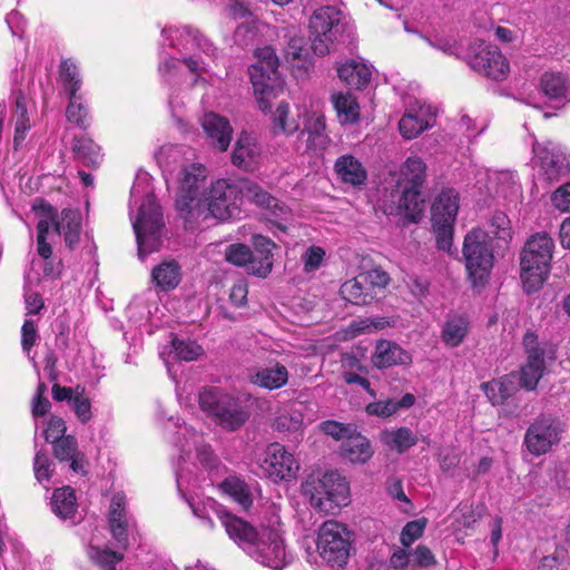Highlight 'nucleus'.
Segmentation results:
<instances>
[{
  "label": "nucleus",
  "instance_id": "8",
  "mask_svg": "<svg viewBox=\"0 0 570 570\" xmlns=\"http://www.w3.org/2000/svg\"><path fill=\"white\" fill-rule=\"evenodd\" d=\"M255 58L256 62L248 68V73L259 109L266 112L272 108L271 99L276 98L284 89L278 73L279 60L271 46L257 48Z\"/></svg>",
  "mask_w": 570,
  "mask_h": 570
},
{
  "label": "nucleus",
  "instance_id": "45",
  "mask_svg": "<svg viewBox=\"0 0 570 570\" xmlns=\"http://www.w3.org/2000/svg\"><path fill=\"white\" fill-rule=\"evenodd\" d=\"M222 491L230 497L243 510L253 503V494L248 484L236 475L226 478L220 484Z\"/></svg>",
  "mask_w": 570,
  "mask_h": 570
},
{
  "label": "nucleus",
  "instance_id": "49",
  "mask_svg": "<svg viewBox=\"0 0 570 570\" xmlns=\"http://www.w3.org/2000/svg\"><path fill=\"white\" fill-rule=\"evenodd\" d=\"M72 151L85 166H97L101 160L100 147L85 135L75 137Z\"/></svg>",
  "mask_w": 570,
  "mask_h": 570
},
{
  "label": "nucleus",
  "instance_id": "12",
  "mask_svg": "<svg viewBox=\"0 0 570 570\" xmlns=\"http://www.w3.org/2000/svg\"><path fill=\"white\" fill-rule=\"evenodd\" d=\"M255 252L244 244H232L226 248V259L237 266L245 267L247 273L266 277L273 267L272 250L276 244L263 235L253 236Z\"/></svg>",
  "mask_w": 570,
  "mask_h": 570
},
{
  "label": "nucleus",
  "instance_id": "58",
  "mask_svg": "<svg viewBox=\"0 0 570 570\" xmlns=\"http://www.w3.org/2000/svg\"><path fill=\"white\" fill-rule=\"evenodd\" d=\"M71 406L81 423H87L91 420V403L83 394V389L81 391H79V386L76 389Z\"/></svg>",
  "mask_w": 570,
  "mask_h": 570
},
{
  "label": "nucleus",
  "instance_id": "39",
  "mask_svg": "<svg viewBox=\"0 0 570 570\" xmlns=\"http://www.w3.org/2000/svg\"><path fill=\"white\" fill-rule=\"evenodd\" d=\"M335 171L340 179L352 186H362L367 173L362 163L352 155H343L335 161Z\"/></svg>",
  "mask_w": 570,
  "mask_h": 570
},
{
  "label": "nucleus",
  "instance_id": "57",
  "mask_svg": "<svg viewBox=\"0 0 570 570\" xmlns=\"http://www.w3.org/2000/svg\"><path fill=\"white\" fill-rule=\"evenodd\" d=\"M52 461L43 451H37L33 460V472L36 479L42 483L48 482L52 475Z\"/></svg>",
  "mask_w": 570,
  "mask_h": 570
},
{
  "label": "nucleus",
  "instance_id": "22",
  "mask_svg": "<svg viewBox=\"0 0 570 570\" xmlns=\"http://www.w3.org/2000/svg\"><path fill=\"white\" fill-rule=\"evenodd\" d=\"M186 501L191 509L193 514L200 521L203 527L212 530L214 528L213 515H215L219 519L226 533L232 539L233 532L229 525L234 523L233 520H242V518L232 514L212 498H188Z\"/></svg>",
  "mask_w": 570,
  "mask_h": 570
},
{
  "label": "nucleus",
  "instance_id": "46",
  "mask_svg": "<svg viewBox=\"0 0 570 570\" xmlns=\"http://www.w3.org/2000/svg\"><path fill=\"white\" fill-rule=\"evenodd\" d=\"M299 129V121L289 112V106L281 102L272 115V130L274 135H293Z\"/></svg>",
  "mask_w": 570,
  "mask_h": 570
},
{
  "label": "nucleus",
  "instance_id": "5",
  "mask_svg": "<svg viewBox=\"0 0 570 570\" xmlns=\"http://www.w3.org/2000/svg\"><path fill=\"white\" fill-rule=\"evenodd\" d=\"M554 243L547 233H537L525 243L520 255V277L523 289L537 292L550 273Z\"/></svg>",
  "mask_w": 570,
  "mask_h": 570
},
{
  "label": "nucleus",
  "instance_id": "47",
  "mask_svg": "<svg viewBox=\"0 0 570 570\" xmlns=\"http://www.w3.org/2000/svg\"><path fill=\"white\" fill-rule=\"evenodd\" d=\"M469 322L464 316L449 317L441 332V338L445 345L455 347L462 343L468 334Z\"/></svg>",
  "mask_w": 570,
  "mask_h": 570
},
{
  "label": "nucleus",
  "instance_id": "43",
  "mask_svg": "<svg viewBox=\"0 0 570 570\" xmlns=\"http://www.w3.org/2000/svg\"><path fill=\"white\" fill-rule=\"evenodd\" d=\"M13 97L14 107L11 116V121L14 125L13 145L17 149L19 145L23 141L27 131L31 127V124L28 117V109L24 95L22 94V91L19 90L14 92Z\"/></svg>",
  "mask_w": 570,
  "mask_h": 570
},
{
  "label": "nucleus",
  "instance_id": "54",
  "mask_svg": "<svg viewBox=\"0 0 570 570\" xmlns=\"http://www.w3.org/2000/svg\"><path fill=\"white\" fill-rule=\"evenodd\" d=\"M184 154V146L168 144L160 147L156 154V159L165 171H171V165L181 163Z\"/></svg>",
  "mask_w": 570,
  "mask_h": 570
},
{
  "label": "nucleus",
  "instance_id": "44",
  "mask_svg": "<svg viewBox=\"0 0 570 570\" xmlns=\"http://www.w3.org/2000/svg\"><path fill=\"white\" fill-rule=\"evenodd\" d=\"M342 452L343 455L353 463H365L373 455L368 440L355 432L343 442Z\"/></svg>",
  "mask_w": 570,
  "mask_h": 570
},
{
  "label": "nucleus",
  "instance_id": "28",
  "mask_svg": "<svg viewBox=\"0 0 570 570\" xmlns=\"http://www.w3.org/2000/svg\"><path fill=\"white\" fill-rule=\"evenodd\" d=\"M126 497L124 493H115L110 501L109 507V528L112 538L117 541L118 546L126 549L128 546L127 529L129 522L126 518Z\"/></svg>",
  "mask_w": 570,
  "mask_h": 570
},
{
  "label": "nucleus",
  "instance_id": "3",
  "mask_svg": "<svg viewBox=\"0 0 570 570\" xmlns=\"http://www.w3.org/2000/svg\"><path fill=\"white\" fill-rule=\"evenodd\" d=\"M229 525L232 540L236 542L256 562L274 570H282L292 562L283 539L278 518L259 529L252 527L244 519L233 520Z\"/></svg>",
  "mask_w": 570,
  "mask_h": 570
},
{
  "label": "nucleus",
  "instance_id": "56",
  "mask_svg": "<svg viewBox=\"0 0 570 570\" xmlns=\"http://www.w3.org/2000/svg\"><path fill=\"white\" fill-rule=\"evenodd\" d=\"M171 346L175 356L180 361H195L203 354V348L196 342L174 338Z\"/></svg>",
  "mask_w": 570,
  "mask_h": 570
},
{
  "label": "nucleus",
  "instance_id": "36",
  "mask_svg": "<svg viewBox=\"0 0 570 570\" xmlns=\"http://www.w3.org/2000/svg\"><path fill=\"white\" fill-rule=\"evenodd\" d=\"M540 89L550 100L570 101V80L562 72H544L540 78Z\"/></svg>",
  "mask_w": 570,
  "mask_h": 570
},
{
  "label": "nucleus",
  "instance_id": "52",
  "mask_svg": "<svg viewBox=\"0 0 570 570\" xmlns=\"http://www.w3.org/2000/svg\"><path fill=\"white\" fill-rule=\"evenodd\" d=\"M451 528L454 532H460L473 528L479 515L469 503H460L450 514Z\"/></svg>",
  "mask_w": 570,
  "mask_h": 570
},
{
  "label": "nucleus",
  "instance_id": "42",
  "mask_svg": "<svg viewBox=\"0 0 570 570\" xmlns=\"http://www.w3.org/2000/svg\"><path fill=\"white\" fill-rule=\"evenodd\" d=\"M380 440L390 450L402 454L416 444L417 436L412 430L403 426L382 431Z\"/></svg>",
  "mask_w": 570,
  "mask_h": 570
},
{
  "label": "nucleus",
  "instance_id": "31",
  "mask_svg": "<svg viewBox=\"0 0 570 570\" xmlns=\"http://www.w3.org/2000/svg\"><path fill=\"white\" fill-rule=\"evenodd\" d=\"M479 181H482L483 176L487 177L485 188L489 193L508 198L520 191L517 176L512 171L485 169L483 173H479Z\"/></svg>",
  "mask_w": 570,
  "mask_h": 570
},
{
  "label": "nucleus",
  "instance_id": "33",
  "mask_svg": "<svg viewBox=\"0 0 570 570\" xmlns=\"http://www.w3.org/2000/svg\"><path fill=\"white\" fill-rule=\"evenodd\" d=\"M56 216L57 213L55 212L53 220L51 222V232L58 235L62 234L67 246L72 248L80 239V213L73 209H63L59 220H56Z\"/></svg>",
  "mask_w": 570,
  "mask_h": 570
},
{
  "label": "nucleus",
  "instance_id": "10",
  "mask_svg": "<svg viewBox=\"0 0 570 570\" xmlns=\"http://www.w3.org/2000/svg\"><path fill=\"white\" fill-rule=\"evenodd\" d=\"M165 433L168 440L180 452L179 460L185 462L193 451L199 464L212 475L217 473L220 462L210 445L204 443L203 435L193 428L180 424L178 419L169 417L165 423Z\"/></svg>",
  "mask_w": 570,
  "mask_h": 570
},
{
  "label": "nucleus",
  "instance_id": "30",
  "mask_svg": "<svg viewBox=\"0 0 570 570\" xmlns=\"http://www.w3.org/2000/svg\"><path fill=\"white\" fill-rule=\"evenodd\" d=\"M59 73L63 88L69 92V104L67 106L66 116L71 119L75 117L76 108L81 110L80 95L77 94L81 87V78L76 63L70 59L61 61Z\"/></svg>",
  "mask_w": 570,
  "mask_h": 570
},
{
  "label": "nucleus",
  "instance_id": "29",
  "mask_svg": "<svg viewBox=\"0 0 570 570\" xmlns=\"http://www.w3.org/2000/svg\"><path fill=\"white\" fill-rule=\"evenodd\" d=\"M305 134H307V144L304 151L309 149L316 151L326 148L330 138L326 134L325 115L318 107L307 115L305 129L301 131V136H304Z\"/></svg>",
  "mask_w": 570,
  "mask_h": 570
},
{
  "label": "nucleus",
  "instance_id": "24",
  "mask_svg": "<svg viewBox=\"0 0 570 570\" xmlns=\"http://www.w3.org/2000/svg\"><path fill=\"white\" fill-rule=\"evenodd\" d=\"M200 124L209 145L219 151H226L233 136L229 121L216 112H206L202 117Z\"/></svg>",
  "mask_w": 570,
  "mask_h": 570
},
{
  "label": "nucleus",
  "instance_id": "48",
  "mask_svg": "<svg viewBox=\"0 0 570 570\" xmlns=\"http://www.w3.org/2000/svg\"><path fill=\"white\" fill-rule=\"evenodd\" d=\"M151 277L163 291L173 289L180 282V267L174 261L164 262L153 269Z\"/></svg>",
  "mask_w": 570,
  "mask_h": 570
},
{
  "label": "nucleus",
  "instance_id": "11",
  "mask_svg": "<svg viewBox=\"0 0 570 570\" xmlns=\"http://www.w3.org/2000/svg\"><path fill=\"white\" fill-rule=\"evenodd\" d=\"M138 209V214L131 219L138 245V256L144 261L147 255L159 249L160 233L164 227L163 213L156 202V197L149 190Z\"/></svg>",
  "mask_w": 570,
  "mask_h": 570
},
{
  "label": "nucleus",
  "instance_id": "14",
  "mask_svg": "<svg viewBox=\"0 0 570 570\" xmlns=\"http://www.w3.org/2000/svg\"><path fill=\"white\" fill-rule=\"evenodd\" d=\"M352 540V532L345 524L327 520L317 532L318 554L328 566L342 568L350 558Z\"/></svg>",
  "mask_w": 570,
  "mask_h": 570
},
{
  "label": "nucleus",
  "instance_id": "1",
  "mask_svg": "<svg viewBox=\"0 0 570 570\" xmlns=\"http://www.w3.org/2000/svg\"><path fill=\"white\" fill-rule=\"evenodd\" d=\"M243 197L265 208L267 219L277 228L286 229V223L292 217L288 206L252 181L237 184L229 179H217L212 184L204 199V210L199 219L206 220L214 217L226 220L232 218L239 210Z\"/></svg>",
  "mask_w": 570,
  "mask_h": 570
},
{
  "label": "nucleus",
  "instance_id": "18",
  "mask_svg": "<svg viewBox=\"0 0 570 570\" xmlns=\"http://www.w3.org/2000/svg\"><path fill=\"white\" fill-rule=\"evenodd\" d=\"M564 432V424L556 416L540 415L529 425L524 445L533 455H542L558 445Z\"/></svg>",
  "mask_w": 570,
  "mask_h": 570
},
{
  "label": "nucleus",
  "instance_id": "32",
  "mask_svg": "<svg viewBox=\"0 0 570 570\" xmlns=\"http://www.w3.org/2000/svg\"><path fill=\"white\" fill-rule=\"evenodd\" d=\"M459 210V194L452 189H443L432 205V224H454Z\"/></svg>",
  "mask_w": 570,
  "mask_h": 570
},
{
  "label": "nucleus",
  "instance_id": "13",
  "mask_svg": "<svg viewBox=\"0 0 570 570\" xmlns=\"http://www.w3.org/2000/svg\"><path fill=\"white\" fill-rule=\"evenodd\" d=\"M463 256L473 286L482 285L493 266L492 237L481 228L472 229L464 238Z\"/></svg>",
  "mask_w": 570,
  "mask_h": 570
},
{
  "label": "nucleus",
  "instance_id": "40",
  "mask_svg": "<svg viewBox=\"0 0 570 570\" xmlns=\"http://www.w3.org/2000/svg\"><path fill=\"white\" fill-rule=\"evenodd\" d=\"M514 373L482 384V390L493 405L503 404L517 390Z\"/></svg>",
  "mask_w": 570,
  "mask_h": 570
},
{
  "label": "nucleus",
  "instance_id": "55",
  "mask_svg": "<svg viewBox=\"0 0 570 570\" xmlns=\"http://www.w3.org/2000/svg\"><path fill=\"white\" fill-rule=\"evenodd\" d=\"M491 237L508 242L512 237L511 222L507 214L495 212L489 222V230Z\"/></svg>",
  "mask_w": 570,
  "mask_h": 570
},
{
  "label": "nucleus",
  "instance_id": "62",
  "mask_svg": "<svg viewBox=\"0 0 570 570\" xmlns=\"http://www.w3.org/2000/svg\"><path fill=\"white\" fill-rule=\"evenodd\" d=\"M325 250L320 246H311L302 255L304 271L307 273L318 269L324 261Z\"/></svg>",
  "mask_w": 570,
  "mask_h": 570
},
{
  "label": "nucleus",
  "instance_id": "25",
  "mask_svg": "<svg viewBox=\"0 0 570 570\" xmlns=\"http://www.w3.org/2000/svg\"><path fill=\"white\" fill-rule=\"evenodd\" d=\"M371 362L379 370L412 363V355L396 342L379 340L371 356Z\"/></svg>",
  "mask_w": 570,
  "mask_h": 570
},
{
  "label": "nucleus",
  "instance_id": "63",
  "mask_svg": "<svg viewBox=\"0 0 570 570\" xmlns=\"http://www.w3.org/2000/svg\"><path fill=\"white\" fill-rule=\"evenodd\" d=\"M365 411L368 415L389 417L397 412V406L394 399H389L367 404Z\"/></svg>",
  "mask_w": 570,
  "mask_h": 570
},
{
  "label": "nucleus",
  "instance_id": "9",
  "mask_svg": "<svg viewBox=\"0 0 570 570\" xmlns=\"http://www.w3.org/2000/svg\"><path fill=\"white\" fill-rule=\"evenodd\" d=\"M304 495L318 512L334 513L336 509L348 503L350 487L344 476L337 472L323 475H309L302 485Z\"/></svg>",
  "mask_w": 570,
  "mask_h": 570
},
{
  "label": "nucleus",
  "instance_id": "38",
  "mask_svg": "<svg viewBox=\"0 0 570 570\" xmlns=\"http://www.w3.org/2000/svg\"><path fill=\"white\" fill-rule=\"evenodd\" d=\"M337 75L348 87L362 89L370 83L372 69L364 62L350 60L337 68Z\"/></svg>",
  "mask_w": 570,
  "mask_h": 570
},
{
  "label": "nucleus",
  "instance_id": "41",
  "mask_svg": "<svg viewBox=\"0 0 570 570\" xmlns=\"http://www.w3.org/2000/svg\"><path fill=\"white\" fill-rule=\"evenodd\" d=\"M332 104L341 125H354L360 119V105L350 92H336L332 95Z\"/></svg>",
  "mask_w": 570,
  "mask_h": 570
},
{
  "label": "nucleus",
  "instance_id": "60",
  "mask_svg": "<svg viewBox=\"0 0 570 570\" xmlns=\"http://www.w3.org/2000/svg\"><path fill=\"white\" fill-rule=\"evenodd\" d=\"M39 340L37 322L32 317H26L21 327V346L24 353L29 354L31 347Z\"/></svg>",
  "mask_w": 570,
  "mask_h": 570
},
{
  "label": "nucleus",
  "instance_id": "4",
  "mask_svg": "<svg viewBox=\"0 0 570 570\" xmlns=\"http://www.w3.org/2000/svg\"><path fill=\"white\" fill-rule=\"evenodd\" d=\"M207 168L199 163L181 164L177 174L175 207L187 223L198 220L204 210V199L208 193Z\"/></svg>",
  "mask_w": 570,
  "mask_h": 570
},
{
  "label": "nucleus",
  "instance_id": "34",
  "mask_svg": "<svg viewBox=\"0 0 570 570\" xmlns=\"http://www.w3.org/2000/svg\"><path fill=\"white\" fill-rule=\"evenodd\" d=\"M249 381L266 390L281 389L288 382V371L285 365L278 362L269 363L264 367L256 368L249 375Z\"/></svg>",
  "mask_w": 570,
  "mask_h": 570
},
{
  "label": "nucleus",
  "instance_id": "51",
  "mask_svg": "<svg viewBox=\"0 0 570 570\" xmlns=\"http://www.w3.org/2000/svg\"><path fill=\"white\" fill-rule=\"evenodd\" d=\"M89 559L102 570H116V564L124 559L122 553H118L108 548H99L90 544L87 549Z\"/></svg>",
  "mask_w": 570,
  "mask_h": 570
},
{
  "label": "nucleus",
  "instance_id": "7",
  "mask_svg": "<svg viewBox=\"0 0 570 570\" xmlns=\"http://www.w3.org/2000/svg\"><path fill=\"white\" fill-rule=\"evenodd\" d=\"M198 403L202 411L227 431H237L249 419L239 399L217 386H204L198 393Z\"/></svg>",
  "mask_w": 570,
  "mask_h": 570
},
{
  "label": "nucleus",
  "instance_id": "37",
  "mask_svg": "<svg viewBox=\"0 0 570 570\" xmlns=\"http://www.w3.org/2000/svg\"><path fill=\"white\" fill-rule=\"evenodd\" d=\"M51 510L59 519L76 523L78 505L73 489L70 487L56 489L51 498Z\"/></svg>",
  "mask_w": 570,
  "mask_h": 570
},
{
  "label": "nucleus",
  "instance_id": "35",
  "mask_svg": "<svg viewBox=\"0 0 570 570\" xmlns=\"http://www.w3.org/2000/svg\"><path fill=\"white\" fill-rule=\"evenodd\" d=\"M286 45L284 47V58L293 68L307 69L311 65L309 49L306 46L304 37L296 30H287L285 33Z\"/></svg>",
  "mask_w": 570,
  "mask_h": 570
},
{
  "label": "nucleus",
  "instance_id": "53",
  "mask_svg": "<svg viewBox=\"0 0 570 570\" xmlns=\"http://www.w3.org/2000/svg\"><path fill=\"white\" fill-rule=\"evenodd\" d=\"M302 424V413L292 409L291 406H284L277 412L273 426L278 432H296L301 429Z\"/></svg>",
  "mask_w": 570,
  "mask_h": 570
},
{
  "label": "nucleus",
  "instance_id": "50",
  "mask_svg": "<svg viewBox=\"0 0 570 570\" xmlns=\"http://www.w3.org/2000/svg\"><path fill=\"white\" fill-rule=\"evenodd\" d=\"M425 169L426 166L420 157H409L405 160V163L401 166L396 181H402L403 185L422 186V183L425 177Z\"/></svg>",
  "mask_w": 570,
  "mask_h": 570
},
{
  "label": "nucleus",
  "instance_id": "21",
  "mask_svg": "<svg viewBox=\"0 0 570 570\" xmlns=\"http://www.w3.org/2000/svg\"><path fill=\"white\" fill-rule=\"evenodd\" d=\"M434 121L433 108L425 102L415 101L406 106L399 121V131L404 139L411 140L433 127Z\"/></svg>",
  "mask_w": 570,
  "mask_h": 570
},
{
  "label": "nucleus",
  "instance_id": "20",
  "mask_svg": "<svg viewBox=\"0 0 570 570\" xmlns=\"http://www.w3.org/2000/svg\"><path fill=\"white\" fill-rule=\"evenodd\" d=\"M532 153L533 169L547 181L558 180L567 169L568 160L563 149L551 140L539 142L533 139Z\"/></svg>",
  "mask_w": 570,
  "mask_h": 570
},
{
  "label": "nucleus",
  "instance_id": "23",
  "mask_svg": "<svg viewBox=\"0 0 570 570\" xmlns=\"http://www.w3.org/2000/svg\"><path fill=\"white\" fill-rule=\"evenodd\" d=\"M420 188L419 185H403L402 181H396L395 189L391 191L392 205L387 209L390 214H404L415 220L423 207Z\"/></svg>",
  "mask_w": 570,
  "mask_h": 570
},
{
  "label": "nucleus",
  "instance_id": "61",
  "mask_svg": "<svg viewBox=\"0 0 570 570\" xmlns=\"http://www.w3.org/2000/svg\"><path fill=\"white\" fill-rule=\"evenodd\" d=\"M53 453L55 456L60 461H68L70 458H73L77 450V441L73 436H63L58 441L53 442Z\"/></svg>",
  "mask_w": 570,
  "mask_h": 570
},
{
  "label": "nucleus",
  "instance_id": "59",
  "mask_svg": "<svg viewBox=\"0 0 570 570\" xmlns=\"http://www.w3.org/2000/svg\"><path fill=\"white\" fill-rule=\"evenodd\" d=\"M426 527L424 518L407 522L400 535V541L404 547H410L415 540L422 537Z\"/></svg>",
  "mask_w": 570,
  "mask_h": 570
},
{
  "label": "nucleus",
  "instance_id": "6",
  "mask_svg": "<svg viewBox=\"0 0 570 570\" xmlns=\"http://www.w3.org/2000/svg\"><path fill=\"white\" fill-rule=\"evenodd\" d=\"M341 10L334 6H323L314 10L308 20V39L314 55H328L350 30Z\"/></svg>",
  "mask_w": 570,
  "mask_h": 570
},
{
  "label": "nucleus",
  "instance_id": "64",
  "mask_svg": "<svg viewBox=\"0 0 570 570\" xmlns=\"http://www.w3.org/2000/svg\"><path fill=\"white\" fill-rule=\"evenodd\" d=\"M567 561L564 551L556 550L552 554L541 559L538 570H564Z\"/></svg>",
  "mask_w": 570,
  "mask_h": 570
},
{
  "label": "nucleus",
  "instance_id": "27",
  "mask_svg": "<svg viewBox=\"0 0 570 570\" xmlns=\"http://www.w3.org/2000/svg\"><path fill=\"white\" fill-rule=\"evenodd\" d=\"M262 148L256 138L243 131L235 144L232 163L238 168L253 170L259 161Z\"/></svg>",
  "mask_w": 570,
  "mask_h": 570
},
{
  "label": "nucleus",
  "instance_id": "19",
  "mask_svg": "<svg viewBox=\"0 0 570 570\" xmlns=\"http://www.w3.org/2000/svg\"><path fill=\"white\" fill-rule=\"evenodd\" d=\"M259 468L275 483L291 482L297 476L299 462L283 444L274 442L267 445Z\"/></svg>",
  "mask_w": 570,
  "mask_h": 570
},
{
  "label": "nucleus",
  "instance_id": "2",
  "mask_svg": "<svg viewBox=\"0 0 570 570\" xmlns=\"http://www.w3.org/2000/svg\"><path fill=\"white\" fill-rule=\"evenodd\" d=\"M163 37L165 41H168V46L176 48L180 55V58L169 56L161 58L159 72L167 81L176 76L180 62H183L196 76L194 83H197L203 79V75L208 72V63L203 55L213 61L217 58V48L191 27L165 28Z\"/></svg>",
  "mask_w": 570,
  "mask_h": 570
},
{
  "label": "nucleus",
  "instance_id": "16",
  "mask_svg": "<svg viewBox=\"0 0 570 570\" xmlns=\"http://www.w3.org/2000/svg\"><path fill=\"white\" fill-rule=\"evenodd\" d=\"M522 344L527 358L519 372V383L523 389L532 391L543 376L546 358H554V350L548 343L539 342L538 335L531 331L523 335Z\"/></svg>",
  "mask_w": 570,
  "mask_h": 570
},
{
  "label": "nucleus",
  "instance_id": "26",
  "mask_svg": "<svg viewBox=\"0 0 570 570\" xmlns=\"http://www.w3.org/2000/svg\"><path fill=\"white\" fill-rule=\"evenodd\" d=\"M32 210L38 218L37 252L43 259H48L52 254V249L47 238L52 233L51 222L53 220L55 208L42 199H36L32 204Z\"/></svg>",
  "mask_w": 570,
  "mask_h": 570
},
{
  "label": "nucleus",
  "instance_id": "15",
  "mask_svg": "<svg viewBox=\"0 0 570 570\" xmlns=\"http://www.w3.org/2000/svg\"><path fill=\"white\" fill-rule=\"evenodd\" d=\"M465 62L479 75L495 81L504 80L510 73V63L501 50L483 40L472 42L464 56Z\"/></svg>",
  "mask_w": 570,
  "mask_h": 570
},
{
  "label": "nucleus",
  "instance_id": "17",
  "mask_svg": "<svg viewBox=\"0 0 570 570\" xmlns=\"http://www.w3.org/2000/svg\"><path fill=\"white\" fill-rule=\"evenodd\" d=\"M389 283L390 276L386 272L373 268L343 283L340 293L345 301L364 306L374 302L377 291L385 288Z\"/></svg>",
  "mask_w": 570,
  "mask_h": 570
}]
</instances>
